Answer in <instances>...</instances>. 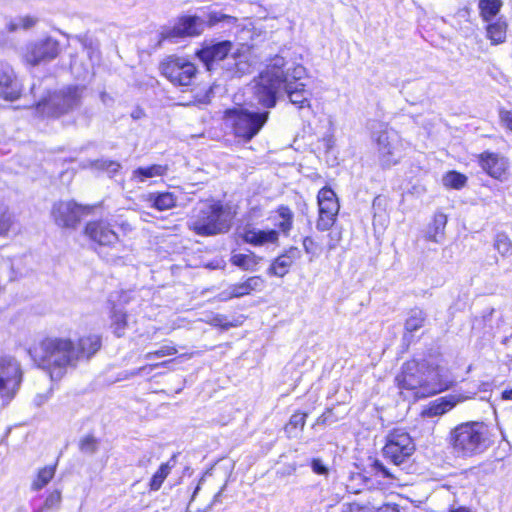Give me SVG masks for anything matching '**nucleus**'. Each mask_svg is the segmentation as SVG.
<instances>
[{
    "mask_svg": "<svg viewBox=\"0 0 512 512\" xmlns=\"http://www.w3.org/2000/svg\"><path fill=\"white\" fill-rule=\"evenodd\" d=\"M306 69L301 64H291L276 56L254 80L253 98L263 108L270 109L277 103L278 93L284 89L289 101L300 110H310L312 92L302 82Z\"/></svg>",
    "mask_w": 512,
    "mask_h": 512,
    "instance_id": "obj_1",
    "label": "nucleus"
},
{
    "mask_svg": "<svg viewBox=\"0 0 512 512\" xmlns=\"http://www.w3.org/2000/svg\"><path fill=\"white\" fill-rule=\"evenodd\" d=\"M33 361L49 372L51 380H59L68 368H76L74 342L66 337H46L29 349Z\"/></svg>",
    "mask_w": 512,
    "mask_h": 512,
    "instance_id": "obj_2",
    "label": "nucleus"
},
{
    "mask_svg": "<svg viewBox=\"0 0 512 512\" xmlns=\"http://www.w3.org/2000/svg\"><path fill=\"white\" fill-rule=\"evenodd\" d=\"M452 454L471 458L486 452L494 443V435L482 421H468L455 426L448 436Z\"/></svg>",
    "mask_w": 512,
    "mask_h": 512,
    "instance_id": "obj_3",
    "label": "nucleus"
},
{
    "mask_svg": "<svg viewBox=\"0 0 512 512\" xmlns=\"http://www.w3.org/2000/svg\"><path fill=\"white\" fill-rule=\"evenodd\" d=\"M188 228L203 237L226 233L231 227V216L219 201H202L193 209Z\"/></svg>",
    "mask_w": 512,
    "mask_h": 512,
    "instance_id": "obj_4",
    "label": "nucleus"
},
{
    "mask_svg": "<svg viewBox=\"0 0 512 512\" xmlns=\"http://www.w3.org/2000/svg\"><path fill=\"white\" fill-rule=\"evenodd\" d=\"M85 87L69 85L63 87L35 105V113L42 118H58L78 109L82 104Z\"/></svg>",
    "mask_w": 512,
    "mask_h": 512,
    "instance_id": "obj_5",
    "label": "nucleus"
},
{
    "mask_svg": "<svg viewBox=\"0 0 512 512\" xmlns=\"http://www.w3.org/2000/svg\"><path fill=\"white\" fill-rule=\"evenodd\" d=\"M269 111H250L243 107L227 109L225 121L231 125L235 137L245 142L252 140L269 118Z\"/></svg>",
    "mask_w": 512,
    "mask_h": 512,
    "instance_id": "obj_6",
    "label": "nucleus"
},
{
    "mask_svg": "<svg viewBox=\"0 0 512 512\" xmlns=\"http://www.w3.org/2000/svg\"><path fill=\"white\" fill-rule=\"evenodd\" d=\"M371 128L380 165L389 168L397 164L401 158V140L397 131L382 122H375Z\"/></svg>",
    "mask_w": 512,
    "mask_h": 512,
    "instance_id": "obj_7",
    "label": "nucleus"
},
{
    "mask_svg": "<svg viewBox=\"0 0 512 512\" xmlns=\"http://www.w3.org/2000/svg\"><path fill=\"white\" fill-rule=\"evenodd\" d=\"M23 380L20 362L13 356H0V397L10 402L18 392Z\"/></svg>",
    "mask_w": 512,
    "mask_h": 512,
    "instance_id": "obj_8",
    "label": "nucleus"
},
{
    "mask_svg": "<svg viewBox=\"0 0 512 512\" xmlns=\"http://www.w3.org/2000/svg\"><path fill=\"white\" fill-rule=\"evenodd\" d=\"M382 451L385 459L399 466L412 456L415 444L407 432L395 429L388 434Z\"/></svg>",
    "mask_w": 512,
    "mask_h": 512,
    "instance_id": "obj_9",
    "label": "nucleus"
},
{
    "mask_svg": "<svg viewBox=\"0 0 512 512\" xmlns=\"http://www.w3.org/2000/svg\"><path fill=\"white\" fill-rule=\"evenodd\" d=\"M427 363L418 362L416 360L407 361L402 365L400 373L396 376L395 381L398 388L403 394V390L412 392L413 398H424L419 393L424 388V375H426Z\"/></svg>",
    "mask_w": 512,
    "mask_h": 512,
    "instance_id": "obj_10",
    "label": "nucleus"
},
{
    "mask_svg": "<svg viewBox=\"0 0 512 512\" xmlns=\"http://www.w3.org/2000/svg\"><path fill=\"white\" fill-rule=\"evenodd\" d=\"M161 72L174 85L189 86L196 76L197 69L185 58L169 57L161 63Z\"/></svg>",
    "mask_w": 512,
    "mask_h": 512,
    "instance_id": "obj_11",
    "label": "nucleus"
},
{
    "mask_svg": "<svg viewBox=\"0 0 512 512\" xmlns=\"http://www.w3.org/2000/svg\"><path fill=\"white\" fill-rule=\"evenodd\" d=\"M59 52V42L52 37H45L28 43L23 57L28 64L36 66L54 60Z\"/></svg>",
    "mask_w": 512,
    "mask_h": 512,
    "instance_id": "obj_12",
    "label": "nucleus"
},
{
    "mask_svg": "<svg viewBox=\"0 0 512 512\" xmlns=\"http://www.w3.org/2000/svg\"><path fill=\"white\" fill-rule=\"evenodd\" d=\"M319 216L316 222L318 231H328L335 223L339 212V203L335 192L329 188H322L317 195Z\"/></svg>",
    "mask_w": 512,
    "mask_h": 512,
    "instance_id": "obj_13",
    "label": "nucleus"
},
{
    "mask_svg": "<svg viewBox=\"0 0 512 512\" xmlns=\"http://www.w3.org/2000/svg\"><path fill=\"white\" fill-rule=\"evenodd\" d=\"M92 206L79 205L74 201H60L52 208V216L55 223L63 228H75L81 218L89 215Z\"/></svg>",
    "mask_w": 512,
    "mask_h": 512,
    "instance_id": "obj_14",
    "label": "nucleus"
},
{
    "mask_svg": "<svg viewBox=\"0 0 512 512\" xmlns=\"http://www.w3.org/2000/svg\"><path fill=\"white\" fill-rule=\"evenodd\" d=\"M205 29V19L197 15H184L179 17L172 28L161 32V40H172L180 37H193L200 35Z\"/></svg>",
    "mask_w": 512,
    "mask_h": 512,
    "instance_id": "obj_15",
    "label": "nucleus"
},
{
    "mask_svg": "<svg viewBox=\"0 0 512 512\" xmlns=\"http://www.w3.org/2000/svg\"><path fill=\"white\" fill-rule=\"evenodd\" d=\"M453 383L454 379L447 369L440 366H431L427 363L424 388L419 393L428 397L449 389Z\"/></svg>",
    "mask_w": 512,
    "mask_h": 512,
    "instance_id": "obj_16",
    "label": "nucleus"
},
{
    "mask_svg": "<svg viewBox=\"0 0 512 512\" xmlns=\"http://www.w3.org/2000/svg\"><path fill=\"white\" fill-rule=\"evenodd\" d=\"M85 236L100 247H113L119 242V235L106 220L89 221L84 229Z\"/></svg>",
    "mask_w": 512,
    "mask_h": 512,
    "instance_id": "obj_17",
    "label": "nucleus"
},
{
    "mask_svg": "<svg viewBox=\"0 0 512 512\" xmlns=\"http://www.w3.org/2000/svg\"><path fill=\"white\" fill-rule=\"evenodd\" d=\"M478 164L490 177L499 181L508 179L510 163L505 156L495 152L484 151L478 155Z\"/></svg>",
    "mask_w": 512,
    "mask_h": 512,
    "instance_id": "obj_18",
    "label": "nucleus"
},
{
    "mask_svg": "<svg viewBox=\"0 0 512 512\" xmlns=\"http://www.w3.org/2000/svg\"><path fill=\"white\" fill-rule=\"evenodd\" d=\"M232 47L233 44L229 40L218 42L212 41L205 44L200 50H198L196 55L204 64L206 69L211 71L216 62L226 59L228 54L231 52Z\"/></svg>",
    "mask_w": 512,
    "mask_h": 512,
    "instance_id": "obj_19",
    "label": "nucleus"
},
{
    "mask_svg": "<svg viewBox=\"0 0 512 512\" xmlns=\"http://www.w3.org/2000/svg\"><path fill=\"white\" fill-rule=\"evenodd\" d=\"M21 94V84L13 68L5 62H0V98L14 101Z\"/></svg>",
    "mask_w": 512,
    "mask_h": 512,
    "instance_id": "obj_20",
    "label": "nucleus"
},
{
    "mask_svg": "<svg viewBox=\"0 0 512 512\" xmlns=\"http://www.w3.org/2000/svg\"><path fill=\"white\" fill-rule=\"evenodd\" d=\"M265 286V281L261 276H251L244 282L236 283L228 286L220 295L222 300H229L232 298H240L249 295L252 292L262 291Z\"/></svg>",
    "mask_w": 512,
    "mask_h": 512,
    "instance_id": "obj_21",
    "label": "nucleus"
},
{
    "mask_svg": "<svg viewBox=\"0 0 512 512\" xmlns=\"http://www.w3.org/2000/svg\"><path fill=\"white\" fill-rule=\"evenodd\" d=\"M240 237L247 244L263 246L278 242L279 232L274 229L262 230L252 225H246L240 232Z\"/></svg>",
    "mask_w": 512,
    "mask_h": 512,
    "instance_id": "obj_22",
    "label": "nucleus"
},
{
    "mask_svg": "<svg viewBox=\"0 0 512 512\" xmlns=\"http://www.w3.org/2000/svg\"><path fill=\"white\" fill-rule=\"evenodd\" d=\"M102 347V337L98 334H88L80 337L74 343V354L77 364L89 361Z\"/></svg>",
    "mask_w": 512,
    "mask_h": 512,
    "instance_id": "obj_23",
    "label": "nucleus"
},
{
    "mask_svg": "<svg viewBox=\"0 0 512 512\" xmlns=\"http://www.w3.org/2000/svg\"><path fill=\"white\" fill-rule=\"evenodd\" d=\"M470 398L471 396H464L462 394H451L441 397L431 403L427 410V415L430 417L443 415L454 408L458 403Z\"/></svg>",
    "mask_w": 512,
    "mask_h": 512,
    "instance_id": "obj_24",
    "label": "nucleus"
},
{
    "mask_svg": "<svg viewBox=\"0 0 512 512\" xmlns=\"http://www.w3.org/2000/svg\"><path fill=\"white\" fill-rule=\"evenodd\" d=\"M300 256V251L296 247H290L285 253L278 256L268 269L270 275L283 277L285 276L289 268L295 259Z\"/></svg>",
    "mask_w": 512,
    "mask_h": 512,
    "instance_id": "obj_25",
    "label": "nucleus"
},
{
    "mask_svg": "<svg viewBox=\"0 0 512 512\" xmlns=\"http://www.w3.org/2000/svg\"><path fill=\"white\" fill-rule=\"evenodd\" d=\"M486 23V37L492 45H499L506 41L508 24L504 16H499Z\"/></svg>",
    "mask_w": 512,
    "mask_h": 512,
    "instance_id": "obj_26",
    "label": "nucleus"
},
{
    "mask_svg": "<svg viewBox=\"0 0 512 512\" xmlns=\"http://www.w3.org/2000/svg\"><path fill=\"white\" fill-rule=\"evenodd\" d=\"M149 206L159 211L172 209L176 206L177 197L171 192H151L146 195Z\"/></svg>",
    "mask_w": 512,
    "mask_h": 512,
    "instance_id": "obj_27",
    "label": "nucleus"
},
{
    "mask_svg": "<svg viewBox=\"0 0 512 512\" xmlns=\"http://www.w3.org/2000/svg\"><path fill=\"white\" fill-rule=\"evenodd\" d=\"M225 70L230 77H241L251 72V64L243 54L232 55L225 63Z\"/></svg>",
    "mask_w": 512,
    "mask_h": 512,
    "instance_id": "obj_28",
    "label": "nucleus"
},
{
    "mask_svg": "<svg viewBox=\"0 0 512 512\" xmlns=\"http://www.w3.org/2000/svg\"><path fill=\"white\" fill-rule=\"evenodd\" d=\"M127 327L128 321L126 311L117 305H113L110 313V329L113 334L120 338L125 335Z\"/></svg>",
    "mask_w": 512,
    "mask_h": 512,
    "instance_id": "obj_29",
    "label": "nucleus"
},
{
    "mask_svg": "<svg viewBox=\"0 0 512 512\" xmlns=\"http://www.w3.org/2000/svg\"><path fill=\"white\" fill-rule=\"evenodd\" d=\"M446 224L447 216L441 212L436 213L432 223L427 229V239L435 243H440L444 238Z\"/></svg>",
    "mask_w": 512,
    "mask_h": 512,
    "instance_id": "obj_30",
    "label": "nucleus"
},
{
    "mask_svg": "<svg viewBox=\"0 0 512 512\" xmlns=\"http://www.w3.org/2000/svg\"><path fill=\"white\" fill-rule=\"evenodd\" d=\"M502 6V0H478V10L481 20L492 21L497 18Z\"/></svg>",
    "mask_w": 512,
    "mask_h": 512,
    "instance_id": "obj_31",
    "label": "nucleus"
},
{
    "mask_svg": "<svg viewBox=\"0 0 512 512\" xmlns=\"http://www.w3.org/2000/svg\"><path fill=\"white\" fill-rule=\"evenodd\" d=\"M167 167L159 164H153L148 167H138L132 172V180L145 182L149 178L163 176L166 174Z\"/></svg>",
    "mask_w": 512,
    "mask_h": 512,
    "instance_id": "obj_32",
    "label": "nucleus"
},
{
    "mask_svg": "<svg viewBox=\"0 0 512 512\" xmlns=\"http://www.w3.org/2000/svg\"><path fill=\"white\" fill-rule=\"evenodd\" d=\"M277 213L281 220L276 226L284 235H288L293 227L294 214L288 206L284 205L278 207Z\"/></svg>",
    "mask_w": 512,
    "mask_h": 512,
    "instance_id": "obj_33",
    "label": "nucleus"
},
{
    "mask_svg": "<svg viewBox=\"0 0 512 512\" xmlns=\"http://www.w3.org/2000/svg\"><path fill=\"white\" fill-rule=\"evenodd\" d=\"M61 503V491L55 489L47 495L43 505L35 509L33 512H57L61 507Z\"/></svg>",
    "mask_w": 512,
    "mask_h": 512,
    "instance_id": "obj_34",
    "label": "nucleus"
},
{
    "mask_svg": "<svg viewBox=\"0 0 512 512\" xmlns=\"http://www.w3.org/2000/svg\"><path fill=\"white\" fill-rule=\"evenodd\" d=\"M426 319V314L419 308H414L409 312V316L405 322V330L407 332H415L420 329Z\"/></svg>",
    "mask_w": 512,
    "mask_h": 512,
    "instance_id": "obj_35",
    "label": "nucleus"
},
{
    "mask_svg": "<svg viewBox=\"0 0 512 512\" xmlns=\"http://www.w3.org/2000/svg\"><path fill=\"white\" fill-rule=\"evenodd\" d=\"M230 262L243 270H254L258 264V259L254 254L238 253L231 256Z\"/></svg>",
    "mask_w": 512,
    "mask_h": 512,
    "instance_id": "obj_36",
    "label": "nucleus"
},
{
    "mask_svg": "<svg viewBox=\"0 0 512 512\" xmlns=\"http://www.w3.org/2000/svg\"><path fill=\"white\" fill-rule=\"evenodd\" d=\"M91 167L99 171H105L109 177H113L120 171L121 164L113 160L98 159L91 162Z\"/></svg>",
    "mask_w": 512,
    "mask_h": 512,
    "instance_id": "obj_37",
    "label": "nucleus"
},
{
    "mask_svg": "<svg viewBox=\"0 0 512 512\" xmlns=\"http://www.w3.org/2000/svg\"><path fill=\"white\" fill-rule=\"evenodd\" d=\"M55 466H46L38 472L36 479L32 483V489L35 491L41 490L45 487L50 480L54 477Z\"/></svg>",
    "mask_w": 512,
    "mask_h": 512,
    "instance_id": "obj_38",
    "label": "nucleus"
},
{
    "mask_svg": "<svg viewBox=\"0 0 512 512\" xmlns=\"http://www.w3.org/2000/svg\"><path fill=\"white\" fill-rule=\"evenodd\" d=\"M443 183L445 186L453 189H461L467 183V177L457 171H449L443 177Z\"/></svg>",
    "mask_w": 512,
    "mask_h": 512,
    "instance_id": "obj_39",
    "label": "nucleus"
},
{
    "mask_svg": "<svg viewBox=\"0 0 512 512\" xmlns=\"http://www.w3.org/2000/svg\"><path fill=\"white\" fill-rule=\"evenodd\" d=\"M170 469H171V467H170L169 463L161 464L159 469L154 473V475L152 476V478L150 480L149 486H150L151 490L157 491L160 489L162 483L164 482V480L170 473Z\"/></svg>",
    "mask_w": 512,
    "mask_h": 512,
    "instance_id": "obj_40",
    "label": "nucleus"
},
{
    "mask_svg": "<svg viewBox=\"0 0 512 512\" xmlns=\"http://www.w3.org/2000/svg\"><path fill=\"white\" fill-rule=\"evenodd\" d=\"M494 248L504 257L512 254V242L505 233H498L496 235Z\"/></svg>",
    "mask_w": 512,
    "mask_h": 512,
    "instance_id": "obj_41",
    "label": "nucleus"
},
{
    "mask_svg": "<svg viewBox=\"0 0 512 512\" xmlns=\"http://www.w3.org/2000/svg\"><path fill=\"white\" fill-rule=\"evenodd\" d=\"M14 224V217L5 205H0V236L6 235Z\"/></svg>",
    "mask_w": 512,
    "mask_h": 512,
    "instance_id": "obj_42",
    "label": "nucleus"
},
{
    "mask_svg": "<svg viewBox=\"0 0 512 512\" xmlns=\"http://www.w3.org/2000/svg\"><path fill=\"white\" fill-rule=\"evenodd\" d=\"M36 19L31 16H19L10 21L8 29L10 32L17 31L18 29H29L35 25Z\"/></svg>",
    "mask_w": 512,
    "mask_h": 512,
    "instance_id": "obj_43",
    "label": "nucleus"
},
{
    "mask_svg": "<svg viewBox=\"0 0 512 512\" xmlns=\"http://www.w3.org/2000/svg\"><path fill=\"white\" fill-rule=\"evenodd\" d=\"M98 449V441L94 436L88 435L80 441V450L86 454H94Z\"/></svg>",
    "mask_w": 512,
    "mask_h": 512,
    "instance_id": "obj_44",
    "label": "nucleus"
},
{
    "mask_svg": "<svg viewBox=\"0 0 512 512\" xmlns=\"http://www.w3.org/2000/svg\"><path fill=\"white\" fill-rule=\"evenodd\" d=\"M177 353V350L173 346L164 345L160 347L156 351L148 352L145 354L144 358L147 360H151L153 358H161L169 355H174Z\"/></svg>",
    "mask_w": 512,
    "mask_h": 512,
    "instance_id": "obj_45",
    "label": "nucleus"
},
{
    "mask_svg": "<svg viewBox=\"0 0 512 512\" xmlns=\"http://www.w3.org/2000/svg\"><path fill=\"white\" fill-rule=\"evenodd\" d=\"M208 323L214 327H220L223 330H228L233 326V324L228 321L227 317L222 314L212 315L208 320Z\"/></svg>",
    "mask_w": 512,
    "mask_h": 512,
    "instance_id": "obj_46",
    "label": "nucleus"
},
{
    "mask_svg": "<svg viewBox=\"0 0 512 512\" xmlns=\"http://www.w3.org/2000/svg\"><path fill=\"white\" fill-rule=\"evenodd\" d=\"M230 19H231V17H229L221 12L213 11L207 15V19H205V26L206 25L214 26L224 20H230Z\"/></svg>",
    "mask_w": 512,
    "mask_h": 512,
    "instance_id": "obj_47",
    "label": "nucleus"
},
{
    "mask_svg": "<svg viewBox=\"0 0 512 512\" xmlns=\"http://www.w3.org/2000/svg\"><path fill=\"white\" fill-rule=\"evenodd\" d=\"M303 248L307 254H310L312 256L318 255V244L310 236L304 237Z\"/></svg>",
    "mask_w": 512,
    "mask_h": 512,
    "instance_id": "obj_48",
    "label": "nucleus"
},
{
    "mask_svg": "<svg viewBox=\"0 0 512 512\" xmlns=\"http://www.w3.org/2000/svg\"><path fill=\"white\" fill-rule=\"evenodd\" d=\"M373 468L376 474L381 475L383 478L394 479L395 476L386 468V466L379 460L373 462Z\"/></svg>",
    "mask_w": 512,
    "mask_h": 512,
    "instance_id": "obj_49",
    "label": "nucleus"
},
{
    "mask_svg": "<svg viewBox=\"0 0 512 512\" xmlns=\"http://www.w3.org/2000/svg\"><path fill=\"white\" fill-rule=\"evenodd\" d=\"M307 414L305 413H295L290 417L289 426H293L294 428L303 429L306 422Z\"/></svg>",
    "mask_w": 512,
    "mask_h": 512,
    "instance_id": "obj_50",
    "label": "nucleus"
},
{
    "mask_svg": "<svg viewBox=\"0 0 512 512\" xmlns=\"http://www.w3.org/2000/svg\"><path fill=\"white\" fill-rule=\"evenodd\" d=\"M499 118L502 125L512 132V111L500 109Z\"/></svg>",
    "mask_w": 512,
    "mask_h": 512,
    "instance_id": "obj_51",
    "label": "nucleus"
},
{
    "mask_svg": "<svg viewBox=\"0 0 512 512\" xmlns=\"http://www.w3.org/2000/svg\"><path fill=\"white\" fill-rule=\"evenodd\" d=\"M311 468L314 473L319 475H325L328 472L327 467L320 459H313L311 462Z\"/></svg>",
    "mask_w": 512,
    "mask_h": 512,
    "instance_id": "obj_52",
    "label": "nucleus"
},
{
    "mask_svg": "<svg viewBox=\"0 0 512 512\" xmlns=\"http://www.w3.org/2000/svg\"><path fill=\"white\" fill-rule=\"evenodd\" d=\"M170 362H172V360L163 361L161 363H156V364L146 365V366L140 367L134 374H143V373H146V371L151 372L155 368L161 367V366H166Z\"/></svg>",
    "mask_w": 512,
    "mask_h": 512,
    "instance_id": "obj_53",
    "label": "nucleus"
},
{
    "mask_svg": "<svg viewBox=\"0 0 512 512\" xmlns=\"http://www.w3.org/2000/svg\"><path fill=\"white\" fill-rule=\"evenodd\" d=\"M329 242L327 243L328 251H333L336 249L338 242L340 240V234L337 233H330L329 235Z\"/></svg>",
    "mask_w": 512,
    "mask_h": 512,
    "instance_id": "obj_54",
    "label": "nucleus"
},
{
    "mask_svg": "<svg viewBox=\"0 0 512 512\" xmlns=\"http://www.w3.org/2000/svg\"><path fill=\"white\" fill-rule=\"evenodd\" d=\"M342 512H368L363 506L356 503L347 504L343 507Z\"/></svg>",
    "mask_w": 512,
    "mask_h": 512,
    "instance_id": "obj_55",
    "label": "nucleus"
},
{
    "mask_svg": "<svg viewBox=\"0 0 512 512\" xmlns=\"http://www.w3.org/2000/svg\"><path fill=\"white\" fill-rule=\"evenodd\" d=\"M48 397V394H39L34 398V403L37 406H41L48 400Z\"/></svg>",
    "mask_w": 512,
    "mask_h": 512,
    "instance_id": "obj_56",
    "label": "nucleus"
},
{
    "mask_svg": "<svg viewBox=\"0 0 512 512\" xmlns=\"http://www.w3.org/2000/svg\"><path fill=\"white\" fill-rule=\"evenodd\" d=\"M204 481V476H202L197 484V486L195 487L193 493H192V496H191V501H193L196 497V495L198 494V492L200 491L201 489V484L203 483Z\"/></svg>",
    "mask_w": 512,
    "mask_h": 512,
    "instance_id": "obj_57",
    "label": "nucleus"
},
{
    "mask_svg": "<svg viewBox=\"0 0 512 512\" xmlns=\"http://www.w3.org/2000/svg\"><path fill=\"white\" fill-rule=\"evenodd\" d=\"M502 398L506 400H512V389L503 391Z\"/></svg>",
    "mask_w": 512,
    "mask_h": 512,
    "instance_id": "obj_58",
    "label": "nucleus"
},
{
    "mask_svg": "<svg viewBox=\"0 0 512 512\" xmlns=\"http://www.w3.org/2000/svg\"><path fill=\"white\" fill-rule=\"evenodd\" d=\"M449 512H471V511H470V509L461 506L458 508L451 509Z\"/></svg>",
    "mask_w": 512,
    "mask_h": 512,
    "instance_id": "obj_59",
    "label": "nucleus"
},
{
    "mask_svg": "<svg viewBox=\"0 0 512 512\" xmlns=\"http://www.w3.org/2000/svg\"><path fill=\"white\" fill-rule=\"evenodd\" d=\"M221 493L222 489L217 494L214 495L211 505H215L217 502L220 501Z\"/></svg>",
    "mask_w": 512,
    "mask_h": 512,
    "instance_id": "obj_60",
    "label": "nucleus"
},
{
    "mask_svg": "<svg viewBox=\"0 0 512 512\" xmlns=\"http://www.w3.org/2000/svg\"><path fill=\"white\" fill-rule=\"evenodd\" d=\"M383 512H399L396 508H386Z\"/></svg>",
    "mask_w": 512,
    "mask_h": 512,
    "instance_id": "obj_61",
    "label": "nucleus"
},
{
    "mask_svg": "<svg viewBox=\"0 0 512 512\" xmlns=\"http://www.w3.org/2000/svg\"><path fill=\"white\" fill-rule=\"evenodd\" d=\"M15 512H28L24 507H19Z\"/></svg>",
    "mask_w": 512,
    "mask_h": 512,
    "instance_id": "obj_62",
    "label": "nucleus"
},
{
    "mask_svg": "<svg viewBox=\"0 0 512 512\" xmlns=\"http://www.w3.org/2000/svg\"><path fill=\"white\" fill-rule=\"evenodd\" d=\"M133 118H137L138 117V113H135V115H132Z\"/></svg>",
    "mask_w": 512,
    "mask_h": 512,
    "instance_id": "obj_63",
    "label": "nucleus"
},
{
    "mask_svg": "<svg viewBox=\"0 0 512 512\" xmlns=\"http://www.w3.org/2000/svg\"><path fill=\"white\" fill-rule=\"evenodd\" d=\"M133 118H137L138 117V113H135V115H132Z\"/></svg>",
    "mask_w": 512,
    "mask_h": 512,
    "instance_id": "obj_64",
    "label": "nucleus"
}]
</instances>
